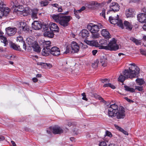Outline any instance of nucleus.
<instances>
[{"mask_svg": "<svg viewBox=\"0 0 146 146\" xmlns=\"http://www.w3.org/2000/svg\"><path fill=\"white\" fill-rule=\"evenodd\" d=\"M130 66L129 69L125 70L123 72L124 76L121 74L118 78V80L119 82H123L125 79L129 78L132 79L137 76V75L139 73V68L135 65L134 63L130 64Z\"/></svg>", "mask_w": 146, "mask_h": 146, "instance_id": "1", "label": "nucleus"}, {"mask_svg": "<svg viewBox=\"0 0 146 146\" xmlns=\"http://www.w3.org/2000/svg\"><path fill=\"white\" fill-rule=\"evenodd\" d=\"M69 12V11H67L64 13H60L57 15H50V16L54 21L59 23L61 25L65 27L68 25L69 22L72 19V17L70 16L63 15H68Z\"/></svg>", "mask_w": 146, "mask_h": 146, "instance_id": "2", "label": "nucleus"}, {"mask_svg": "<svg viewBox=\"0 0 146 146\" xmlns=\"http://www.w3.org/2000/svg\"><path fill=\"white\" fill-rule=\"evenodd\" d=\"M103 27V26L100 23H98L96 25L90 23L87 26V29L92 33H97L100 29Z\"/></svg>", "mask_w": 146, "mask_h": 146, "instance_id": "3", "label": "nucleus"}, {"mask_svg": "<svg viewBox=\"0 0 146 146\" xmlns=\"http://www.w3.org/2000/svg\"><path fill=\"white\" fill-rule=\"evenodd\" d=\"M27 43L29 45L31 46L34 51L38 53L40 52L41 51V49L37 42L34 40L28 38L27 39Z\"/></svg>", "mask_w": 146, "mask_h": 146, "instance_id": "4", "label": "nucleus"}, {"mask_svg": "<svg viewBox=\"0 0 146 146\" xmlns=\"http://www.w3.org/2000/svg\"><path fill=\"white\" fill-rule=\"evenodd\" d=\"M116 41L115 38H113L106 47L107 50L111 51H116L119 48V46L116 44Z\"/></svg>", "mask_w": 146, "mask_h": 146, "instance_id": "5", "label": "nucleus"}, {"mask_svg": "<svg viewBox=\"0 0 146 146\" xmlns=\"http://www.w3.org/2000/svg\"><path fill=\"white\" fill-rule=\"evenodd\" d=\"M107 109L108 110V115L110 117L113 115V112L115 113L119 110L118 106L115 104L108 105Z\"/></svg>", "mask_w": 146, "mask_h": 146, "instance_id": "6", "label": "nucleus"}, {"mask_svg": "<svg viewBox=\"0 0 146 146\" xmlns=\"http://www.w3.org/2000/svg\"><path fill=\"white\" fill-rule=\"evenodd\" d=\"M114 113H114L113 115L111 117L113 118L116 117L117 119H120L124 118L125 116V111L123 107L119 108L118 111H116L115 113Z\"/></svg>", "mask_w": 146, "mask_h": 146, "instance_id": "7", "label": "nucleus"}, {"mask_svg": "<svg viewBox=\"0 0 146 146\" xmlns=\"http://www.w3.org/2000/svg\"><path fill=\"white\" fill-rule=\"evenodd\" d=\"M117 17L115 18L112 16H110L109 17V21L110 23L113 24H117L119 27L123 28V24L121 20L119 19V16L117 15Z\"/></svg>", "mask_w": 146, "mask_h": 146, "instance_id": "8", "label": "nucleus"}, {"mask_svg": "<svg viewBox=\"0 0 146 146\" xmlns=\"http://www.w3.org/2000/svg\"><path fill=\"white\" fill-rule=\"evenodd\" d=\"M3 5V3H0V19L3 16L7 15L10 11L9 8L8 7H4Z\"/></svg>", "mask_w": 146, "mask_h": 146, "instance_id": "9", "label": "nucleus"}, {"mask_svg": "<svg viewBox=\"0 0 146 146\" xmlns=\"http://www.w3.org/2000/svg\"><path fill=\"white\" fill-rule=\"evenodd\" d=\"M100 5V3L96 1L90 2L86 4V7L93 10L98 9Z\"/></svg>", "mask_w": 146, "mask_h": 146, "instance_id": "10", "label": "nucleus"}, {"mask_svg": "<svg viewBox=\"0 0 146 146\" xmlns=\"http://www.w3.org/2000/svg\"><path fill=\"white\" fill-rule=\"evenodd\" d=\"M110 10L108 11L107 14L111 11H113L115 12L119 11L120 9V6L116 2H113L110 5Z\"/></svg>", "mask_w": 146, "mask_h": 146, "instance_id": "11", "label": "nucleus"}, {"mask_svg": "<svg viewBox=\"0 0 146 146\" xmlns=\"http://www.w3.org/2000/svg\"><path fill=\"white\" fill-rule=\"evenodd\" d=\"M50 129L54 134H60L63 132V129L58 125H55L52 127H50Z\"/></svg>", "mask_w": 146, "mask_h": 146, "instance_id": "12", "label": "nucleus"}, {"mask_svg": "<svg viewBox=\"0 0 146 146\" xmlns=\"http://www.w3.org/2000/svg\"><path fill=\"white\" fill-rule=\"evenodd\" d=\"M71 46L72 53H77L79 51V46L76 42L73 41L71 44Z\"/></svg>", "mask_w": 146, "mask_h": 146, "instance_id": "13", "label": "nucleus"}, {"mask_svg": "<svg viewBox=\"0 0 146 146\" xmlns=\"http://www.w3.org/2000/svg\"><path fill=\"white\" fill-rule=\"evenodd\" d=\"M17 29L16 28L9 27L5 29L6 34L9 36H12L16 33Z\"/></svg>", "mask_w": 146, "mask_h": 146, "instance_id": "14", "label": "nucleus"}, {"mask_svg": "<svg viewBox=\"0 0 146 146\" xmlns=\"http://www.w3.org/2000/svg\"><path fill=\"white\" fill-rule=\"evenodd\" d=\"M50 54L54 56H58L60 54L59 48L56 46H54L50 48Z\"/></svg>", "mask_w": 146, "mask_h": 146, "instance_id": "15", "label": "nucleus"}, {"mask_svg": "<svg viewBox=\"0 0 146 146\" xmlns=\"http://www.w3.org/2000/svg\"><path fill=\"white\" fill-rule=\"evenodd\" d=\"M11 4L12 5H13V7L16 8L15 9L16 10H17V11H22L23 6L19 4L17 0H15L14 2H12Z\"/></svg>", "mask_w": 146, "mask_h": 146, "instance_id": "16", "label": "nucleus"}, {"mask_svg": "<svg viewBox=\"0 0 146 146\" xmlns=\"http://www.w3.org/2000/svg\"><path fill=\"white\" fill-rule=\"evenodd\" d=\"M137 18L139 22L141 23H146V14L139 13L137 15Z\"/></svg>", "mask_w": 146, "mask_h": 146, "instance_id": "17", "label": "nucleus"}, {"mask_svg": "<svg viewBox=\"0 0 146 146\" xmlns=\"http://www.w3.org/2000/svg\"><path fill=\"white\" fill-rule=\"evenodd\" d=\"M51 31L59 32V28L57 25L54 23L50 22L48 25Z\"/></svg>", "mask_w": 146, "mask_h": 146, "instance_id": "18", "label": "nucleus"}, {"mask_svg": "<svg viewBox=\"0 0 146 146\" xmlns=\"http://www.w3.org/2000/svg\"><path fill=\"white\" fill-rule=\"evenodd\" d=\"M135 14L134 10L131 8H129L125 11V15L127 18L133 17Z\"/></svg>", "mask_w": 146, "mask_h": 146, "instance_id": "19", "label": "nucleus"}, {"mask_svg": "<svg viewBox=\"0 0 146 146\" xmlns=\"http://www.w3.org/2000/svg\"><path fill=\"white\" fill-rule=\"evenodd\" d=\"M32 27L36 30H39L42 27V25L41 23L39 21H34L32 23Z\"/></svg>", "mask_w": 146, "mask_h": 146, "instance_id": "20", "label": "nucleus"}, {"mask_svg": "<svg viewBox=\"0 0 146 146\" xmlns=\"http://www.w3.org/2000/svg\"><path fill=\"white\" fill-rule=\"evenodd\" d=\"M19 27L20 28V30L25 31H28L29 30L28 26L27 25L26 23L24 22H20Z\"/></svg>", "mask_w": 146, "mask_h": 146, "instance_id": "21", "label": "nucleus"}, {"mask_svg": "<svg viewBox=\"0 0 146 146\" xmlns=\"http://www.w3.org/2000/svg\"><path fill=\"white\" fill-rule=\"evenodd\" d=\"M3 34L4 33L0 29V39L1 42L4 43V46H6L8 44V41L6 38L3 35Z\"/></svg>", "mask_w": 146, "mask_h": 146, "instance_id": "22", "label": "nucleus"}, {"mask_svg": "<svg viewBox=\"0 0 146 146\" xmlns=\"http://www.w3.org/2000/svg\"><path fill=\"white\" fill-rule=\"evenodd\" d=\"M123 26V29L125 27L126 29L129 31L131 30L133 28V25L131 23H129L127 21H124Z\"/></svg>", "mask_w": 146, "mask_h": 146, "instance_id": "23", "label": "nucleus"}, {"mask_svg": "<svg viewBox=\"0 0 146 146\" xmlns=\"http://www.w3.org/2000/svg\"><path fill=\"white\" fill-rule=\"evenodd\" d=\"M101 33L102 35L106 39H108L111 37L109 33L106 29H102Z\"/></svg>", "mask_w": 146, "mask_h": 146, "instance_id": "24", "label": "nucleus"}, {"mask_svg": "<svg viewBox=\"0 0 146 146\" xmlns=\"http://www.w3.org/2000/svg\"><path fill=\"white\" fill-rule=\"evenodd\" d=\"M52 31H46L44 33V35L45 37L49 38H52L53 37L54 34Z\"/></svg>", "mask_w": 146, "mask_h": 146, "instance_id": "25", "label": "nucleus"}, {"mask_svg": "<svg viewBox=\"0 0 146 146\" xmlns=\"http://www.w3.org/2000/svg\"><path fill=\"white\" fill-rule=\"evenodd\" d=\"M85 42L87 44L93 46H96L98 44L97 41L95 40H85Z\"/></svg>", "mask_w": 146, "mask_h": 146, "instance_id": "26", "label": "nucleus"}, {"mask_svg": "<svg viewBox=\"0 0 146 146\" xmlns=\"http://www.w3.org/2000/svg\"><path fill=\"white\" fill-rule=\"evenodd\" d=\"M50 53V48H44L43 49L42 54L43 56H48Z\"/></svg>", "mask_w": 146, "mask_h": 146, "instance_id": "27", "label": "nucleus"}, {"mask_svg": "<svg viewBox=\"0 0 146 146\" xmlns=\"http://www.w3.org/2000/svg\"><path fill=\"white\" fill-rule=\"evenodd\" d=\"M99 61L103 67H105L106 66L107 59L105 56H103L101 57Z\"/></svg>", "mask_w": 146, "mask_h": 146, "instance_id": "28", "label": "nucleus"}, {"mask_svg": "<svg viewBox=\"0 0 146 146\" xmlns=\"http://www.w3.org/2000/svg\"><path fill=\"white\" fill-rule=\"evenodd\" d=\"M38 9H32L31 14V17L33 19H35L37 18V14Z\"/></svg>", "mask_w": 146, "mask_h": 146, "instance_id": "29", "label": "nucleus"}, {"mask_svg": "<svg viewBox=\"0 0 146 146\" xmlns=\"http://www.w3.org/2000/svg\"><path fill=\"white\" fill-rule=\"evenodd\" d=\"M82 37L83 38H86L89 35V32L86 29H83L81 31Z\"/></svg>", "mask_w": 146, "mask_h": 146, "instance_id": "30", "label": "nucleus"}, {"mask_svg": "<svg viewBox=\"0 0 146 146\" xmlns=\"http://www.w3.org/2000/svg\"><path fill=\"white\" fill-rule=\"evenodd\" d=\"M32 9L27 8L23 11V15L24 16H26L31 14Z\"/></svg>", "mask_w": 146, "mask_h": 146, "instance_id": "31", "label": "nucleus"}, {"mask_svg": "<svg viewBox=\"0 0 146 146\" xmlns=\"http://www.w3.org/2000/svg\"><path fill=\"white\" fill-rule=\"evenodd\" d=\"M115 128L118 130L123 133L125 135H128V132L123 129L121 127H120L117 125H115Z\"/></svg>", "mask_w": 146, "mask_h": 146, "instance_id": "32", "label": "nucleus"}, {"mask_svg": "<svg viewBox=\"0 0 146 146\" xmlns=\"http://www.w3.org/2000/svg\"><path fill=\"white\" fill-rule=\"evenodd\" d=\"M124 88L125 90L127 92H135V89L130 87L129 86L127 85L124 86Z\"/></svg>", "mask_w": 146, "mask_h": 146, "instance_id": "33", "label": "nucleus"}, {"mask_svg": "<svg viewBox=\"0 0 146 146\" xmlns=\"http://www.w3.org/2000/svg\"><path fill=\"white\" fill-rule=\"evenodd\" d=\"M44 48H51L50 47L51 46V42L50 41H45L43 43Z\"/></svg>", "mask_w": 146, "mask_h": 146, "instance_id": "34", "label": "nucleus"}, {"mask_svg": "<svg viewBox=\"0 0 146 146\" xmlns=\"http://www.w3.org/2000/svg\"><path fill=\"white\" fill-rule=\"evenodd\" d=\"M130 40L135 43L137 45H139L141 44V40L136 39L135 38L133 37L131 38Z\"/></svg>", "mask_w": 146, "mask_h": 146, "instance_id": "35", "label": "nucleus"}, {"mask_svg": "<svg viewBox=\"0 0 146 146\" xmlns=\"http://www.w3.org/2000/svg\"><path fill=\"white\" fill-rule=\"evenodd\" d=\"M10 47L15 50H19L20 49L19 46H17L13 43H11L10 44Z\"/></svg>", "mask_w": 146, "mask_h": 146, "instance_id": "36", "label": "nucleus"}, {"mask_svg": "<svg viewBox=\"0 0 146 146\" xmlns=\"http://www.w3.org/2000/svg\"><path fill=\"white\" fill-rule=\"evenodd\" d=\"M136 81L138 84V85L140 86H141L145 83V82L144 80L141 78H137L136 80Z\"/></svg>", "mask_w": 146, "mask_h": 146, "instance_id": "37", "label": "nucleus"}, {"mask_svg": "<svg viewBox=\"0 0 146 146\" xmlns=\"http://www.w3.org/2000/svg\"><path fill=\"white\" fill-rule=\"evenodd\" d=\"M71 46H67L66 48V51L64 52V53L67 54L68 53H72V52L71 48Z\"/></svg>", "mask_w": 146, "mask_h": 146, "instance_id": "38", "label": "nucleus"}, {"mask_svg": "<svg viewBox=\"0 0 146 146\" xmlns=\"http://www.w3.org/2000/svg\"><path fill=\"white\" fill-rule=\"evenodd\" d=\"M74 12L75 16L78 19H80V14L81 12L79 10H76L74 9Z\"/></svg>", "mask_w": 146, "mask_h": 146, "instance_id": "39", "label": "nucleus"}, {"mask_svg": "<svg viewBox=\"0 0 146 146\" xmlns=\"http://www.w3.org/2000/svg\"><path fill=\"white\" fill-rule=\"evenodd\" d=\"M99 62V61L98 60H96V62H95L94 63H92V67L94 68H97L98 66V63Z\"/></svg>", "mask_w": 146, "mask_h": 146, "instance_id": "40", "label": "nucleus"}, {"mask_svg": "<svg viewBox=\"0 0 146 146\" xmlns=\"http://www.w3.org/2000/svg\"><path fill=\"white\" fill-rule=\"evenodd\" d=\"M99 35L98 33H92V38L94 39L97 38H99Z\"/></svg>", "mask_w": 146, "mask_h": 146, "instance_id": "41", "label": "nucleus"}, {"mask_svg": "<svg viewBox=\"0 0 146 146\" xmlns=\"http://www.w3.org/2000/svg\"><path fill=\"white\" fill-rule=\"evenodd\" d=\"M105 13V9H103L102 10V12L100 14V16L103 17L104 19H106Z\"/></svg>", "mask_w": 146, "mask_h": 146, "instance_id": "42", "label": "nucleus"}, {"mask_svg": "<svg viewBox=\"0 0 146 146\" xmlns=\"http://www.w3.org/2000/svg\"><path fill=\"white\" fill-rule=\"evenodd\" d=\"M105 137L106 136H108L110 137H112V135L111 133L108 131H106L105 132V133L104 135Z\"/></svg>", "mask_w": 146, "mask_h": 146, "instance_id": "43", "label": "nucleus"}, {"mask_svg": "<svg viewBox=\"0 0 146 146\" xmlns=\"http://www.w3.org/2000/svg\"><path fill=\"white\" fill-rule=\"evenodd\" d=\"M23 40V37L20 36H18L17 38V41L20 42V44L22 43V41H24Z\"/></svg>", "mask_w": 146, "mask_h": 146, "instance_id": "44", "label": "nucleus"}, {"mask_svg": "<svg viewBox=\"0 0 146 146\" xmlns=\"http://www.w3.org/2000/svg\"><path fill=\"white\" fill-rule=\"evenodd\" d=\"M135 90H137L139 91H141L143 90V88L142 86H135Z\"/></svg>", "mask_w": 146, "mask_h": 146, "instance_id": "45", "label": "nucleus"}, {"mask_svg": "<svg viewBox=\"0 0 146 146\" xmlns=\"http://www.w3.org/2000/svg\"><path fill=\"white\" fill-rule=\"evenodd\" d=\"M48 2L46 1H42L41 2V4L42 6H45L47 5Z\"/></svg>", "mask_w": 146, "mask_h": 146, "instance_id": "46", "label": "nucleus"}, {"mask_svg": "<svg viewBox=\"0 0 146 146\" xmlns=\"http://www.w3.org/2000/svg\"><path fill=\"white\" fill-rule=\"evenodd\" d=\"M52 65L49 63H45L44 64V68H46L47 67H49V68L52 67Z\"/></svg>", "mask_w": 146, "mask_h": 146, "instance_id": "47", "label": "nucleus"}, {"mask_svg": "<svg viewBox=\"0 0 146 146\" xmlns=\"http://www.w3.org/2000/svg\"><path fill=\"white\" fill-rule=\"evenodd\" d=\"M20 44L23 46V49L25 50L26 49V45L24 41H22V43Z\"/></svg>", "mask_w": 146, "mask_h": 146, "instance_id": "48", "label": "nucleus"}, {"mask_svg": "<svg viewBox=\"0 0 146 146\" xmlns=\"http://www.w3.org/2000/svg\"><path fill=\"white\" fill-rule=\"evenodd\" d=\"M82 95L83 96L82 99L86 101H87L88 99L86 98V96L85 93H83L82 94Z\"/></svg>", "mask_w": 146, "mask_h": 146, "instance_id": "49", "label": "nucleus"}, {"mask_svg": "<svg viewBox=\"0 0 146 146\" xmlns=\"http://www.w3.org/2000/svg\"><path fill=\"white\" fill-rule=\"evenodd\" d=\"M106 144L104 141H102L100 143L99 146H106Z\"/></svg>", "mask_w": 146, "mask_h": 146, "instance_id": "50", "label": "nucleus"}, {"mask_svg": "<svg viewBox=\"0 0 146 146\" xmlns=\"http://www.w3.org/2000/svg\"><path fill=\"white\" fill-rule=\"evenodd\" d=\"M81 45L82 46V48L85 49V48H86L88 47V46L87 45L85 44H84L83 43H81Z\"/></svg>", "mask_w": 146, "mask_h": 146, "instance_id": "51", "label": "nucleus"}, {"mask_svg": "<svg viewBox=\"0 0 146 146\" xmlns=\"http://www.w3.org/2000/svg\"><path fill=\"white\" fill-rule=\"evenodd\" d=\"M58 12H62L63 11V9L62 8V7L60 6L59 7H58Z\"/></svg>", "mask_w": 146, "mask_h": 146, "instance_id": "52", "label": "nucleus"}, {"mask_svg": "<svg viewBox=\"0 0 146 146\" xmlns=\"http://www.w3.org/2000/svg\"><path fill=\"white\" fill-rule=\"evenodd\" d=\"M140 52L141 54L146 56V51L142 49L140 50Z\"/></svg>", "mask_w": 146, "mask_h": 146, "instance_id": "53", "label": "nucleus"}, {"mask_svg": "<svg viewBox=\"0 0 146 146\" xmlns=\"http://www.w3.org/2000/svg\"><path fill=\"white\" fill-rule=\"evenodd\" d=\"M109 81H110L109 80H108L107 79H103V80H101L102 82L103 83H104V82L107 83V82H109Z\"/></svg>", "mask_w": 146, "mask_h": 146, "instance_id": "54", "label": "nucleus"}, {"mask_svg": "<svg viewBox=\"0 0 146 146\" xmlns=\"http://www.w3.org/2000/svg\"><path fill=\"white\" fill-rule=\"evenodd\" d=\"M124 99H125L128 102H133V100L128 99V98L127 97H125L124 98Z\"/></svg>", "mask_w": 146, "mask_h": 146, "instance_id": "55", "label": "nucleus"}, {"mask_svg": "<svg viewBox=\"0 0 146 146\" xmlns=\"http://www.w3.org/2000/svg\"><path fill=\"white\" fill-rule=\"evenodd\" d=\"M106 46H99V48L100 49H105L107 50V49H106Z\"/></svg>", "mask_w": 146, "mask_h": 146, "instance_id": "56", "label": "nucleus"}, {"mask_svg": "<svg viewBox=\"0 0 146 146\" xmlns=\"http://www.w3.org/2000/svg\"><path fill=\"white\" fill-rule=\"evenodd\" d=\"M98 52V50H93L92 51V52L93 55H95Z\"/></svg>", "mask_w": 146, "mask_h": 146, "instance_id": "57", "label": "nucleus"}, {"mask_svg": "<svg viewBox=\"0 0 146 146\" xmlns=\"http://www.w3.org/2000/svg\"><path fill=\"white\" fill-rule=\"evenodd\" d=\"M51 5L53 7H56L57 8L59 6L56 3L52 4H51Z\"/></svg>", "mask_w": 146, "mask_h": 146, "instance_id": "58", "label": "nucleus"}, {"mask_svg": "<svg viewBox=\"0 0 146 146\" xmlns=\"http://www.w3.org/2000/svg\"><path fill=\"white\" fill-rule=\"evenodd\" d=\"M109 87L113 89H114L115 88V87L114 85L111 84L110 83Z\"/></svg>", "mask_w": 146, "mask_h": 146, "instance_id": "59", "label": "nucleus"}, {"mask_svg": "<svg viewBox=\"0 0 146 146\" xmlns=\"http://www.w3.org/2000/svg\"><path fill=\"white\" fill-rule=\"evenodd\" d=\"M32 80L34 82H36L38 81V80L37 78L35 77L33 78Z\"/></svg>", "mask_w": 146, "mask_h": 146, "instance_id": "60", "label": "nucleus"}, {"mask_svg": "<svg viewBox=\"0 0 146 146\" xmlns=\"http://www.w3.org/2000/svg\"><path fill=\"white\" fill-rule=\"evenodd\" d=\"M48 26L47 25H44L43 26V28L44 29H45V30L47 31V29L48 28Z\"/></svg>", "mask_w": 146, "mask_h": 146, "instance_id": "61", "label": "nucleus"}, {"mask_svg": "<svg viewBox=\"0 0 146 146\" xmlns=\"http://www.w3.org/2000/svg\"><path fill=\"white\" fill-rule=\"evenodd\" d=\"M44 64L45 63L42 62H38L37 64V65L42 66L44 68Z\"/></svg>", "mask_w": 146, "mask_h": 146, "instance_id": "62", "label": "nucleus"}, {"mask_svg": "<svg viewBox=\"0 0 146 146\" xmlns=\"http://www.w3.org/2000/svg\"><path fill=\"white\" fill-rule=\"evenodd\" d=\"M110 83H105V84L103 85L104 87H109Z\"/></svg>", "mask_w": 146, "mask_h": 146, "instance_id": "63", "label": "nucleus"}, {"mask_svg": "<svg viewBox=\"0 0 146 146\" xmlns=\"http://www.w3.org/2000/svg\"><path fill=\"white\" fill-rule=\"evenodd\" d=\"M143 29L145 31H146V23L143 26Z\"/></svg>", "mask_w": 146, "mask_h": 146, "instance_id": "64", "label": "nucleus"}]
</instances>
